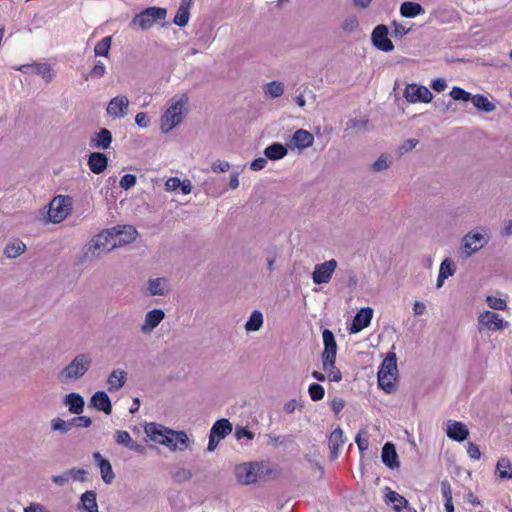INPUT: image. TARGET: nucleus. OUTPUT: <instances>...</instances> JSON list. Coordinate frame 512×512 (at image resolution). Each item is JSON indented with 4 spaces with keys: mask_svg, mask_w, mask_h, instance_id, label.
Returning a JSON list of instances; mask_svg holds the SVG:
<instances>
[{
    "mask_svg": "<svg viewBox=\"0 0 512 512\" xmlns=\"http://www.w3.org/2000/svg\"><path fill=\"white\" fill-rule=\"evenodd\" d=\"M322 338L324 344V350L321 353L322 365L332 366L333 359H336L337 355V343L333 332L329 329L322 331Z\"/></svg>",
    "mask_w": 512,
    "mask_h": 512,
    "instance_id": "nucleus-9",
    "label": "nucleus"
},
{
    "mask_svg": "<svg viewBox=\"0 0 512 512\" xmlns=\"http://www.w3.org/2000/svg\"><path fill=\"white\" fill-rule=\"evenodd\" d=\"M257 482H267L279 478L281 468L278 464L269 461H254Z\"/></svg>",
    "mask_w": 512,
    "mask_h": 512,
    "instance_id": "nucleus-8",
    "label": "nucleus"
},
{
    "mask_svg": "<svg viewBox=\"0 0 512 512\" xmlns=\"http://www.w3.org/2000/svg\"><path fill=\"white\" fill-rule=\"evenodd\" d=\"M424 8L416 2H403L400 6V14L406 18H413L424 14Z\"/></svg>",
    "mask_w": 512,
    "mask_h": 512,
    "instance_id": "nucleus-37",
    "label": "nucleus"
},
{
    "mask_svg": "<svg viewBox=\"0 0 512 512\" xmlns=\"http://www.w3.org/2000/svg\"><path fill=\"white\" fill-rule=\"evenodd\" d=\"M308 393L313 401H320L324 398L325 390L322 385L318 383H312L309 385Z\"/></svg>",
    "mask_w": 512,
    "mask_h": 512,
    "instance_id": "nucleus-53",
    "label": "nucleus"
},
{
    "mask_svg": "<svg viewBox=\"0 0 512 512\" xmlns=\"http://www.w3.org/2000/svg\"><path fill=\"white\" fill-rule=\"evenodd\" d=\"M132 438L130 434L127 431L118 430L115 433V441L117 444L125 446L126 448L129 447L130 443L132 442Z\"/></svg>",
    "mask_w": 512,
    "mask_h": 512,
    "instance_id": "nucleus-57",
    "label": "nucleus"
},
{
    "mask_svg": "<svg viewBox=\"0 0 512 512\" xmlns=\"http://www.w3.org/2000/svg\"><path fill=\"white\" fill-rule=\"evenodd\" d=\"M127 373L122 369L113 370L107 379L108 389L110 392L120 390L126 383Z\"/></svg>",
    "mask_w": 512,
    "mask_h": 512,
    "instance_id": "nucleus-33",
    "label": "nucleus"
},
{
    "mask_svg": "<svg viewBox=\"0 0 512 512\" xmlns=\"http://www.w3.org/2000/svg\"><path fill=\"white\" fill-rule=\"evenodd\" d=\"M90 405L108 415L112 412L111 400L108 394L104 391L95 392L90 399Z\"/></svg>",
    "mask_w": 512,
    "mask_h": 512,
    "instance_id": "nucleus-26",
    "label": "nucleus"
},
{
    "mask_svg": "<svg viewBox=\"0 0 512 512\" xmlns=\"http://www.w3.org/2000/svg\"><path fill=\"white\" fill-rule=\"evenodd\" d=\"M471 101L478 110L487 113L492 112L496 109L495 104L490 102L486 96L481 94H476L472 96Z\"/></svg>",
    "mask_w": 512,
    "mask_h": 512,
    "instance_id": "nucleus-38",
    "label": "nucleus"
},
{
    "mask_svg": "<svg viewBox=\"0 0 512 512\" xmlns=\"http://www.w3.org/2000/svg\"><path fill=\"white\" fill-rule=\"evenodd\" d=\"M111 229L113 232V239H116L117 246H122L124 244L133 242L138 235L136 228L131 225H118L112 227Z\"/></svg>",
    "mask_w": 512,
    "mask_h": 512,
    "instance_id": "nucleus-17",
    "label": "nucleus"
},
{
    "mask_svg": "<svg viewBox=\"0 0 512 512\" xmlns=\"http://www.w3.org/2000/svg\"><path fill=\"white\" fill-rule=\"evenodd\" d=\"M233 430L232 423L226 419L222 418L217 420L211 427L210 434L223 440L226 436H228Z\"/></svg>",
    "mask_w": 512,
    "mask_h": 512,
    "instance_id": "nucleus-34",
    "label": "nucleus"
},
{
    "mask_svg": "<svg viewBox=\"0 0 512 512\" xmlns=\"http://www.w3.org/2000/svg\"><path fill=\"white\" fill-rule=\"evenodd\" d=\"M146 284L147 296H165L170 291L169 281L164 277L150 278Z\"/></svg>",
    "mask_w": 512,
    "mask_h": 512,
    "instance_id": "nucleus-18",
    "label": "nucleus"
},
{
    "mask_svg": "<svg viewBox=\"0 0 512 512\" xmlns=\"http://www.w3.org/2000/svg\"><path fill=\"white\" fill-rule=\"evenodd\" d=\"M50 423L52 431H57L61 434H66L72 429L69 420L65 421L59 417L52 419Z\"/></svg>",
    "mask_w": 512,
    "mask_h": 512,
    "instance_id": "nucleus-49",
    "label": "nucleus"
},
{
    "mask_svg": "<svg viewBox=\"0 0 512 512\" xmlns=\"http://www.w3.org/2000/svg\"><path fill=\"white\" fill-rule=\"evenodd\" d=\"M111 42V36L104 37L100 40L94 47L95 55L107 57L109 55Z\"/></svg>",
    "mask_w": 512,
    "mask_h": 512,
    "instance_id": "nucleus-47",
    "label": "nucleus"
},
{
    "mask_svg": "<svg viewBox=\"0 0 512 512\" xmlns=\"http://www.w3.org/2000/svg\"><path fill=\"white\" fill-rule=\"evenodd\" d=\"M496 471L502 479L512 478V464L507 458H501L496 465Z\"/></svg>",
    "mask_w": 512,
    "mask_h": 512,
    "instance_id": "nucleus-44",
    "label": "nucleus"
},
{
    "mask_svg": "<svg viewBox=\"0 0 512 512\" xmlns=\"http://www.w3.org/2000/svg\"><path fill=\"white\" fill-rule=\"evenodd\" d=\"M112 133L107 128H101L94 133L90 140V146L96 149L106 150L112 143Z\"/></svg>",
    "mask_w": 512,
    "mask_h": 512,
    "instance_id": "nucleus-24",
    "label": "nucleus"
},
{
    "mask_svg": "<svg viewBox=\"0 0 512 512\" xmlns=\"http://www.w3.org/2000/svg\"><path fill=\"white\" fill-rule=\"evenodd\" d=\"M392 27V36L399 39L403 38L406 34H408L411 31V28H406L397 21L392 22Z\"/></svg>",
    "mask_w": 512,
    "mask_h": 512,
    "instance_id": "nucleus-59",
    "label": "nucleus"
},
{
    "mask_svg": "<svg viewBox=\"0 0 512 512\" xmlns=\"http://www.w3.org/2000/svg\"><path fill=\"white\" fill-rule=\"evenodd\" d=\"M344 444L343 439V431L341 428H336L334 431L331 432L329 436V450H330V458L332 460H335L338 457L339 450Z\"/></svg>",
    "mask_w": 512,
    "mask_h": 512,
    "instance_id": "nucleus-32",
    "label": "nucleus"
},
{
    "mask_svg": "<svg viewBox=\"0 0 512 512\" xmlns=\"http://www.w3.org/2000/svg\"><path fill=\"white\" fill-rule=\"evenodd\" d=\"M129 99L126 95H118L112 98L107 105V114L114 118H123L128 114Z\"/></svg>",
    "mask_w": 512,
    "mask_h": 512,
    "instance_id": "nucleus-14",
    "label": "nucleus"
},
{
    "mask_svg": "<svg viewBox=\"0 0 512 512\" xmlns=\"http://www.w3.org/2000/svg\"><path fill=\"white\" fill-rule=\"evenodd\" d=\"M88 471L82 468H71L65 470L59 475H52L51 481L58 485L64 486L70 481L85 482L87 480Z\"/></svg>",
    "mask_w": 512,
    "mask_h": 512,
    "instance_id": "nucleus-13",
    "label": "nucleus"
},
{
    "mask_svg": "<svg viewBox=\"0 0 512 512\" xmlns=\"http://www.w3.org/2000/svg\"><path fill=\"white\" fill-rule=\"evenodd\" d=\"M92 357L88 353L76 355L72 361L58 374L61 383L77 381L82 378L92 366Z\"/></svg>",
    "mask_w": 512,
    "mask_h": 512,
    "instance_id": "nucleus-1",
    "label": "nucleus"
},
{
    "mask_svg": "<svg viewBox=\"0 0 512 512\" xmlns=\"http://www.w3.org/2000/svg\"><path fill=\"white\" fill-rule=\"evenodd\" d=\"M479 331L486 329L489 331H498L504 329L507 322L496 312L484 311L478 317Z\"/></svg>",
    "mask_w": 512,
    "mask_h": 512,
    "instance_id": "nucleus-11",
    "label": "nucleus"
},
{
    "mask_svg": "<svg viewBox=\"0 0 512 512\" xmlns=\"http://www.w3.org/2000/svg\"><path fill=\"white\" fill-rule=\"evenodd\" d=\"M119 184L122 189L128 190L136 184V176L133 174H125L121 177Z\"/></svg>",
    "mask_w": 512,
    "mask_h": 512,
    "instance_id": "nucleus-62",
    "label": "nucleus"
},
{
    "mask_svg": "<svg viewBox=\"0 0 512 512\" xmlns=\"http://www.w3.org/2000/svg\"><path fill=\"white\" fill-rule=\"evenodd\" d=\"M386 501L394 504L393 508L396 512H401L404 508H408V501L395 491H389L386 494Z\"/></svg>",
    "mask_w": 512,
    "mask_h": 512,
    "instance_id": "nucleus-41",
    "label": "nucleus"
},
{
    "mask_svg": "<svg viewBox=\"0 0 512 512\" xmlns=\"http://www.w3.org/2000/svg\"><path fill=\"white\" fill-rule=\"evenodd\" d=\"M389 30L384 24L377 25L371 34V41L374 47L383 52H390L394 49L392 41L388 37Z\"/></svg>",
    "mask_w": 512,
    "mask_h": 512,
    "instance_id": "nucleus-12",
    "label": "nucleus"
},
{
    "mask_svg": "<svg viewBox=\"0 0 512 512\" xmlns=\"http://www.w3.org/2000/svg\"><path fill=\"white\" fill-rule=\"evenodd\" d=\"M265 95L269 96L272 99L279 98L284 93V84L280 81H271L268 82L263 87Z\"/></svg>",
    "mask_w": 512,
    "mask_h": 512,
    "instance_id": "nucleus-40",
    "label": "nucleus"
},
{
    "mask_svg": "<svg viewBox=\"0 0 512 512\" xmlns=\"http://www.w3.org/2000/svg\"><path fill=\"white\" fill-rule=\"evenodd\" d=\"M314 136L307 130L298 129L294 132L293 136L287 143L291 149H305L313 145Z\"/></svg>",
    "mask_w": 512,
    "mask_h": 512,
    "instance_id": "nucleus-20",
    "label": "nucleus"
},
{
    "mask_svg": "<svg viewBox=\"0 0 512 512\" xmlns=\"http://www.w3.org/2000/svg\"><path fill=\"white\" fill-rule=\"evenodd\" d=\"M71 209L72 198L70 196L58 195L54 197L49 204L48 216L50 221L60 223L70 214Z\"/></svg>",
    "mask_w": 512,
    "mask_h": 512,
    "instance_id": "nucleus-5",
    "label": "nucleus"
},
{
    "mask_svg": "<svg viewBox=\"0 0 512 512\" xmlns=\"http://www.w3.org/2000/svg\"><path fill=\"white\" fill-rule=\"evenodd\" d=\"M337 266L338 263L335 259H330L323 263L316 264L312 273L313 283L316 285L329 283Z\"/></svg>",
    "mask_w": 512,
    "mask_h": 512,
    "instance_id": "nucleus-7",
    "label": "nucleus"
},
{
    "mask_svg": "<svg viewBox=\"0 0 512 512\" xmlns=\"http://www.w3.org/2000/svg\"><path fill=\"white\" fill-rule=\"evenodd\" d=\"M167 15V10L162 7H148L136 14L130 22V27H138L140 30L145 31L153 27L154 24L164 21Z\"/></svg>",
    "mask_w": 512,
    "mask_h": 512,
    "instance_id": "nucleus-2",
    "label": "nucleus"
},
{
    "mask_svg": "<svg viewBox=\"0 0 512 512\" xmlns=\"http://www.w3.org/2000/svg\"><path fill=\"white\" fill-rule=\"evenodd\" d=\"M446 433L450 439L457 442H462L469 436L466 425L458 421H449Z\"/></svg>",
    "mask_w": 512,
    "mask_h": 512,
    "instance_id": "nucleus-25",
    "label": "nucleus"
},
{
    "mask_svg": "<svg viewBox=\"0 0 512 512\" xmlns=\"http://www.w3.org/2000/svg\"><path fill=\"white\" fill-rule=\"evenodd\" d=\"M256 468L254 461L244 462L236 465L235 476L241 485H250L257 482Z\"/></svg>",
    "mask_w": 512,
    "mask_h": 512,
    "instance_id": "nucleus-15",
    "label": "nucleus"
},
{
    "mask_svg": "<svg viewBox=\"0 0 512 512\" xmlns=\"http://www.w3.org/2000/svg\"><path fill=\"white\" fill-rule=\"evenodd\" d=\"M96 498L97 494L93 490H88L81 495L80 504L84 512H99Z\"/></svg>",
    "mask_w": 512,
    "mask_h": 512,
    "instance_id": "nucleus-35",
    "label": "nucleus"
},
{
    "mask_svg": "<svg viewBox=\"0 0 512 512\" xmlns=\"http://www.w3.org/2000/svg\"><path fill=\"white\" fill-rule=\"evenodd\" d=\"M486 302L488 306L494 310H504L506 308V302L501 298L488 296Z\"/></svg>",
    "mask_w": 512,
    "mask_h": 512,
    "instance_id": "nucleus-60",
    "label": "nucleus"
},
{
    "mask_svg": "<svg viewBox=\"0 0 512 512\" xmlns=\"http://www.w3.org/2000/svg\"><path fill=\"white\" fill-rule=\"evenodd\" d=\"M288 153V149L286 146L279 142H275L264 150V155L267 159L270 160H280L283 159Z\"/></svg>",
    "mask_w": 512,
    "mask_h": 512,
    "instance_id": "nucleus-36",
    "label": "nucleus"
},
{
    "mask_svg": "<svg viewBox=\"0 0 512 512\" xmlns=\"http://www.w3.org/2000/svg\"><path fill=\"white\" fill-rule=\"evenodd\" d=\"M323 370L327 373V378L332 382H340L342 380V373L336 367V359H333L332 366L327 365L326 367L322 365Z\"/></svg>",
    "mask_w": 512,
    "mask_h": 512,
    "instance_id": "nucleus-50",
    "label": "nucleus"
},
{
    "mask_svg": "<svg viewBox=\"0 0 512 512\" xmlns=\"http://www.w3.org/2000/svg\"><path fill=\"white\" fill-rule=\"evenodd\" d=\"M378 372H384V374L397 375V358L395 353L389 352L387 354Z\"/></svg>",
    "mask_w": 512,
    "mask_h": 512,
    "instance_id": "nucleus-39",
    "label": "nucleus"
},
{
    "mask_svg": "<svg viewBox=\"0 0 512 512\" xmlns=\"http://www.w3.org/2000/svg\"><path fill=\"white\" fill-rule=\"evenodd\" d=\"M392 164L391 157L388 154H382L378 159L371 164V169L374 172H380L386 170Z\"/></svg>",
    "mask_w": 512,
    "mask_h": 512,
    "instance_id": "nucleus-48",
    "label": "nucleus"
},
{
    "mask_svg": "<svg viewBox=\"0 0 512 512\" xmlns=\"http://www.w3.org/2000/svg\"><path fill=\"white\" fill-rule=\"evenodd\" d=\"M189 18H190V12L188 10L178 8L173 22L177 26L184 27L188 24Z\"/></svg>",
    "mask_w": 512,
    "mask_h": 512,
    "instance_id": "nucleus-55",
    "label": "nucleus"
},
{
    "mask_svg": "<svg viewBox=\"0 0 512 512\" xmlns=\"http://www.w3.org/2000/svg\"><path fill=\"white\" fill-rule=\"evenodd\" d=\"M456 266L450 258H445L440 264L439 274L448 278L455 274Z\"/></svg>",
    "mask_w": 512,
    "mask_h": 512,
    "instance_id": "nucleus-51",
    "label": "nucleus"
},
{
    "mask_svg": "<svg viewBox=\"0 0 512 512\" xmlns=\"http://www.w3.org/2000/svg\"><path fill=\"white\" fill-rule=\"evenodd\" d=\"M263 325V315L259 310H254L245 324L247 331H258Z\"/></svg>",
    "mask_w": 512,
    "mask_h": 512,
    "instance_id": "nucleus-43",
    "label": "nucleus"
},
{
    "mask_svg": "<svg viewBox=\"0 0 512 512\" xmlns=\"http://www.w3.org/2000/svg\"><path fill=\"white\" fill-rule=\"evenodd\" d=\"M165 318V313L162 309H152L145 315L144 323L141 326V332L144 334L151 333Z\"/></svg>",
    "mask_w": 512,
    "mask_h": 512,
    "instance_id": "nucleus-21",
    "label": "nucleus"
},
{
    "mask_svg": "<svg viewBox=\"0 0 512 512\" xmlns=\"http://www.w3.org/2000/svg\"><path fill=\"white\" fill-rule=\"evenodd\" d=\"M176 483L182 484L188 482L192 478V472L186 468H178L172 475Z\"/></svg>",
    "mask_w": 512,
    "mask_h": 512,
    "instance_id": "nucleus-54",
    "label": "nucleus"
},
{
    "mask_svg": "<svg viewBox=\"0 0 512 512\" xmlns=\"http://www.w3.org/2000/svg\"><path fill=\"white\" fill-rule=\"evenodd\" d=\"M188 98L182 95L175 100L161 117L160 129L163 133H168L183 121V107Z\"/></svg>",
    "mask_w": 512,
    "mask_h": 512,
    "instance_id": "nucleus-3",
    "label": "nucleus"
},
{
    "mask_svg": "<svg viewBox=\"0 0 512 512\" xmlns=\"http://www.w3.org/2000/svg\"><path fill=\"white\" fill-rule=\"evenodd\" d=\"M235 438L237 440H241L246 438L249 441L254 439V433L243 426H236L235 428Z\"/></svg>",
    "mask_w": 512,
    "mask_h": 512,
    "instance_id": "nucleus-61",
    "label": "nucleus"
},
{
    "mask_svg": "<svg viewBox=\"0 0 512 512\" xmlns=\"http://www.w3.org/2000/svg\"><path fill=\"white\" fill-rule=\"evenodd\" d=\"M115 247H117V242L116 239H113L112 229L102 231L90 240L86 256L91 254L93 257H99L101 252H110Z\"/></svg>",
    "mask_w": 512,
    "mask_h": 512,
    "instance_id": "nucleus-4",
    "label": "nucleus"
},
{
    "mask_svg": "<svg viewBox=\"0 0 512 512\" xmlns=\"http://www.w3.org/2000/svg\"><path fill=\"white\" fill-rule=\"evenodd\" d=\"M373 317V309L371 307L361 308L354 316L350 327L351 333H358L370 325Z\"/></svg>",
    "mask_w": 512,
    "mask_h": 512,
    "instance_id": "nucleus-19",
    "label": "nucleus"
},
{
    "mask_svg": "<svg viewBox=\"0 0 512 512\" xmlns=\"http://www.w3.org/2000/svg\"><path fill=\"white\" fill-rule=\"evenodd\" d=\"M87 165L94 174H101L108 166V157L101 152H92L88 157Z\"/></svg>",
    "mask_w": 512,
    "mask_h": 512,
    "instance_id": "nucleus-27",
    "label": "nucleus"
},
{
    "mask_svg": "<svg viewBox=\"0 0 512 512\" xmlns=\"http://www.w3.org/2000/svg\"><path fill=\"white\" fill-rule=\"evenodd\" d=\"M166 432H170V428H167L163 425L157 423H148L145 426V433L147 436L154 442L161 445H169L171 443V439H169V435Z\"/></svg>",
    "mask_w": 512,
    "mask_h": 512,
    "instance_id": "nucleus-16",
    "label": "nucleus"
},
{
    "mask_svg": "<svg viewBox=\"0 0 512 512\" xmlns=\"http://www.w3.org/2000/svg\"><path fill=\"white\" fill-rule=\"evenodd\" d=\"M449 94L454 100L457 101H469L472 98L469 92L465 91L460 87H453Z\"/></svg>",
    "mask_w": 512,
    "mask_h": 512,
    "instance_id": "nucleus-56",
    "label": "nucleus"
},
{
    "mask_svg": "<svg viewBox=\"0 0 512 512\" xmlns=\"http://www.w3.org/2000/svg\"><path fill=\"white\" fill-rule=\"evenodd\" d=\"M135 122L140 128H147L150 124V120L146 113L139 112L135 116Z\"/></svg>",
    "mask_w": 512,
    "mask_h": 512,
    "instance_id": "nucleus-64",
    "label": "nucleus"
},
{
    "mask_svg": "<svg viewBox=\"0 0 512 512\" xmlns=\"http://www.w3.org/2000/svg\"><path fill=\"white\" fill-rule=\"evenodd\" d=\"M26 251L25 243L19 238H11L7 242L3 254L8 259H14Z\"/></svg>",
    "mask_w": 512,
    "mask_h": 512,
    "instance_id": "nucleus-30",
    "label": "nucleus"
},
{
    "mask_svg": "<svg viewBox=\"0 0 512 512\" xmlns=\"http://www.w3.org/2000/svg\"><path fill=\"white\" fill-rule=\"evenodd\" d=\"M106 73V66L102 61H97L94 66L91 68V70L84 75V78L86 80L88 79H100L102 78Z\"/></svg>",
    "mask_w": 512,
    "mask_h": 512,
    "instance_id": "nucleus-46",
    "label": "nucleus"
},
{
    "mask_svg": "<svg viewBox=\"0 0 512 512\" xmlns=\"http://www.w3.org/2000/svg\"><path fill=\"white\" fill-rule=\"evenodd\" d=\"M488 243L487 238L479 232H469L462 239L463 258H469Z\"/></svg>",
    "mask_w": 512,
    "mask_h": 512,
    "instance_id": "nucleus-6",
    "label": "nucleus"
},
{
    "mask_svg": "<svg viewBox=\"0 0 512 512\" xmlns=\"http://www.w3.org/2000/svg\"><path fill=\"white\" fill-rule=\"evenodd\" d=\"M69 421L71 423V427L87 428L92 424V419L88 416H77L71 418Z\"/></svg>",
    "mask_w": 512,
    "mask_h": 512,
    "instance_id": "nucleus-58",
    "label": "nucleus"
},
{
    "mask_svg": "<svg viewBox=\"0 0 512 512\" xmlns=\"http://www.w3.org/2000/svg\"><path fill=\"white\" fill-rule=\"evenodd\" d=\"M211 169L215 173L226 172L230 169V164L226 161L217 160L212 163Z\"/></svg>",
    "mask_w": 512,
    "mask_h": 512,
    "instance_id": "nucleus-63",
    "label": "nucleus"
},
{
    "mask_svg": "<svg viewBox=\"0 0 512 512\" xmlns=\"http://www.w3.org/2000/svg\"><path fill=\"white\" fill-rule=\"evenodd\" d=\"M93 458L100 468L102 480L106 484H111L115 478V474L113 472L110 462L107 459L103 458L99 452H95L93 454Z\"/></svg>",
    "mask_w": 512,
    "mask_h": 512,
    "instance_id": "nucleus-28",
    "label": "nucleus"
},
{
    "mask_svg": "<svg viewBox=\"0 0 512 512\" xmlns=\"http://www.w3.org/2000/svg\"><path fill=\"white\" fill-rule=\"evenodd\" d=\"M171 439V443L166 445L171 451H184L188 449L190 440L185 431H175L170 429V432H166Z\"/></svg>",
    "mask_w": 512,
    "mask_h": 512,
    "instance_id": "nucleus-22",
    "label": "nucleus"
},
{
    "mask_svg": "<svg viewBox=\"0 0 512 512\" xmlns=\"http://www.w3.org/2000/svg\"><path fill=\"white\" fill-rule=\"evenodd\" d=\"M63 403L68 406L69 411L73 414L80 415L84 410V398L78 393L71 392L67 394Z\"/></svg>",
    "mask_w": 512,
    "mask_h": 512,
    "instance_id": "nucleus-31",
    "label": "nucleus"
},
{
    "mask_svg": "<svg viewBox=\"0 0 512 512\" xmlns=\"http://www.w3.org/2000/svg\"><path fill=\"white\" fill-rule=\"evenodd\" d=\"M403 95L409 103H429L433 98V94L427 87L416 83L406 85Z\"/></svg>",
    "mask_w": 512,
    "mask_h": 512,
    "instance_id": "nucleus-10",
    "label": "nucleus"
},
{
    "mask_svg": "<svg viewBox=\"0 0 512 512\" xmlns=\"http://www.w3.org/2000/svg\"><path fill=\"white\" fill-rule=\"evenodd\" d=\"M369 129V120L366 118H353L346 122V131L352 130L354 133L365 132Z\"/></svg>",
    "mask_w": 512,
    "mask_h": 512,
    "instance_id": "nucleus-42",
    "label": "nucleus"
},
{
    "mask_svg": "<svg viewBox=\"0 0 512 512\" xmlns=\"http://www.w3.org/2000/svg\"><path fill=\"white\" fill-rule=\"evenodd\" d=\"M19 70L23 73H28L31 70L33 73L40 75L47 83L51 82L54 78L52 68L47 63L26 64L19 67Z\"/></svg>",
    "mask_w": 512,
    "mask_h": 512,
    "instance_id": "nucleus-23",
    "label": "nucleus"
},
{
    "mask_svg": "<svg viewBox=\"0 0 512 512\" xmlns=\"http://www.w3.org/2000/svg\"><path fill=\"white\" fill-rule=\"evenodd\" d=\"M383 463L390 469L399 467L398 455L396 452L395 445L391 442H386L382 448L381 455Z\"/></svg>",
    "mask_w": 512,
    "mask_h": 512,
    "instance_id": "nucleus-29",
    "label": "nucleus"
},
{
    "mask_svg": "<svg viewBox=\"0 0 512 512\" xmlns=\"http://www.w3.org/2000/svg\"><path fill=\"white\" fill-rule=\"evenodd\" d=\"M396 379V375L384 374V372H378V385L387 393H391L394 384L393 381Z\"/></svg>",
    "mask_w": 512,
    "mask_h": 512,
    "instance_id": "nucleus-45",
    "label": "nucleus"
},
{
    "mask_svg": "<svg viewBox=\"0 0 512 512\" xmlns=\"http://www.w3.org/2000/svg\"><path fill=\"white\" fill-rule=\"evenodd\" d=\"M344 32L353 33L357 31L359 27L358 18L355 15H348L342 22L341 25Z\"/></svg>",
    "mask_w": 512,
    "mask_h": 512,
    "instance_id": "nucleus-52",
    "label": "nucleus"
}]
</instances>
